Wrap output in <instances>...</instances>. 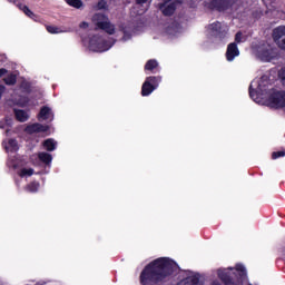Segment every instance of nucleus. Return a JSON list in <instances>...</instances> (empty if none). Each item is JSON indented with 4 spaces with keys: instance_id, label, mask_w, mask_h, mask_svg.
<instances>
[{
    "instance_id": "nucleus-1",
    "label": "nucleus",
    "mask_w": 285,
    "mask_h": 285,
    "mask_svg": "<svg viewBox=\"0 0 285 285\" xmlns=\"http://www.w3.org/2000/svg\"><path fill=\"white\" fill-rule=\"evenodd\" d=\"M175 275V263L170 258L160 257L147 264L140 273L141 285H161L170 282Z\"/></svg>"
},
{
    "instance_id": "nucleus-2",
    "label": "nucleus",
    "mask_w": 285,
    "mask_h": 285,
    "mask_svg": "<svg viewBox=\"0 0 285 285\" xmlns=\"http://www.w3.org/2000/svg\"><path fill=\"white\" fill-rule=\"evenodd\" d=\"M230 271H217V276L224 285H244V282L248 281V272L243 264H236L235 268H230Z\"/></svg>"
},
{
    "instance_id": "nucleus-3",
    "label": "nucleus",
    "mask_w": 285,
    "mask_h": 285,
    "mask_svg": "<svg viewBox=\"0 0 285 285\" xmlns=\"http://www.w3.org/2000/svg\"><path fill=\"white\" fill-rule=\"evenodd\" d=\"M89 48L94 52H106L112 48V42L110 40L104 39V37L96 35L89 40Z\"/></svg>"
},
{
    "instance_id": "nucleus-4",
    "label": "nucleus",
    "mask_w": 285,
    "mask_h": 285,
    "mask_svg": "<svg viewBox=\"0 0 285 285\" xmlns=\"http://www.w3.org/2000/svg\"><path fill=\"white\" fill-rule=\"evenodd\" d=\"M159 83H161V77L159 76H149L146 78L141 86V97H149L153 95L157 88H159Z\"/></svg>"
},
{
    "instance_id": "nucleus-5",
    "label": "nucleus",
    "mask_w": 285,
    "mask_h": 285,
    "mask_svg": "<svg viewBox=\"0 0 285 285\" xmlns=\"http://www.w3.org/2000/svg\"><path fill=\"white\" fill-rule=\"evenodd\" d=\"M267 104L271 108H275V110L285 108V90H273L267 98Z\"/></svg>"
},
{
    "instance_id": "nucleus-6",
    "label": "nucleus",
    "mask_w": 285,
    "mask_h": 285,
    "mask_svg": "<svg viewBox=\"0 0 285 285\" xmlns=\"http://www.w3.org/2000/svg\"><path fill=\"white\" fill-rule=\"evenodd\" d=\"M181 3V0H163V2L158 3V10H160L164 17H173L177 11V6Z\"/></svg>"
},
{
    "instance_id": "nucleus-7",
    "label": "nucleus",
    "mask_w": 285,
    "mask_h": 285,
    "mask_svg": "<svg viewBox=\"0 0 285 285\" xmlns=\"http://www.w3.org/2000/svg\"><path fill=\"white\" fill-rule=\"evenodd\" d=\"M236 2L237 0H210L207 3V8H209V10H216L217 12H226V10H230Z\"/></svg>"
},
{
    "instance_id": "nucleus-8",
    "label": "nucleus",
    "mask_w": 285,
    "mask_h": 285,
    "mask_svg": "<svg viewBox=\"0 0 285 285\" xmlns=\"http://www.w3.org/2000/svg\"><path fill=\"white\" fill-rule=\"evenodd\" d=\"M258 57L262 61L271 62L273 59H277V49L271 47V45H264L258 49Z\"/></svg>"
},
{
    "instance_id": "nucleus-9",
    "label": "nucleus",
    "mask_w": 285,
    "mask_h": 285,
    "mask_svg": "<svg viewBox=\"0 0 285 285\" xmlns=\"http://www.w3.org/2000/svg\"><path fill=\"white\" fill-rule=\"evenodd\" d=\"M208 28L212 36L216 39H220V41L226 39V35H228V27L222 24V22L219 21L210 23Z\"/></svg>"
},
{
    "instance_id": "nucleus-10",
    "label": "nucleus",
    "mask_w": 285,
    "mask_h": 285,
    "mask_svg": "<svg viewBox=\"0 0 285 285\" xmlns=\"http://www.w3.org/2000/svg\"><path fill=\"white\" fill-rule=\"evenodd\" d=\"M49 130L50 126L41 125L40 122H33L24 128V132H27V135H35L37 132H48Z\"/></svg>"
},
{
    "instance_id": "nucleus-11",
    "label": "nucleus",
    "mask_w": 285,
    "mask_h": 285,
    "mask_svg": "<svg viewBox=\"0 0 285 285\" xmlns=\"http://www.w3.org/2000/svg\"><path fill=\"white\" fill-rule=\"evenodd\" d=\"M235 57H239V48H237V42H230L227 46L226 59L227 61H234Z\"/></svg>"
},
{
    "instance_id": "nucleus-12",
    "label": "nucleus",
    "mask_w": 285,
    "mask_h": 285,
    "mask_svg": "<svg viewBox=\"0 0 285 285\" xmlns=\"http://www.w3.org/2000/svg\"><path fill=\"white\" fill-rule=\"evenodd\" d=\"M285 37V26H279L273 29L272 39L274 42L278 43Z\"/></svg>"
},
{
    "instance_id": "nucleus-13",
    "label": "nucleus",
    "mask_w": 285,
    "mask_h": 285,
    "mask_svg": "<svg viewBox=\"0 0 285 285\" xmlns=\"http://www.w3.org/2000/svg\"><path fill=\"white\" fill-rule=\"evenodd\" d=\"M97 28L100 30H105L107 35H114L115 33V26L110 23V21H98L96 23Z\"/></svg>"
},
{
    "instance_id": "nucleus-14",
    "label": "nucleus",
    "mask_w": 285,
    "mask_h": 285,
    "mask_svg": "<svg viewBox=\"0 0 285 285\" xmlns=\"http://www.w3.org/2000/svg\"><path fill=\"white\" fill-rule=\"evenodd\" d=\"M13 114H14V118L20 124H26V121H28V119H30V115H28V112L23 109L16 108V109H13Z\"/></svg>"
},
{
    "instance_id": "nucleus-15",
    "label": "nucleus",
    "mask_w": 285,
    "mask_h": 285,
    "mask_svg": "<svg viewBox=\"0 0 285 285\" xmlns=\"http://www.w3.org/2000/svg\"><path fill=\"white\" fill-rule=\"evenodd\" d=\"M30 104V97L28 96H19V98L13 99V106H18L19 108H26Z\"/></svg>"
},
{
    "instance_id": "nucleus-16",
    "label": "nucleus",
    "mask_w": 285,
    "mask_h": 285,
    "mask_svg": "<svg viewBox=\"0 0 285 285\" xmlns=\"http://www.w3.org/2000/svg\"><path fill=\"white\" fill-rule=\"evenodd\" d=\"M38 159L42 163L46 164V166H50L52 164V155L46 151H41L38 154Z\"/></svg>"
},
{
    "instance_id": "nucleus-17",
    "label": "nucleus",
    "mask_w": 285,
    "mask_h": 285,
    "mask_svg": "<svg viewBox=\"0 0 285 285\" xmlns=\"http://www.w3.org/2000/svg\"><path fill=\"white\" fill-rule=\"evenodd\" d=\"M38 119H39V121H41V119L43 121L50 119V107H48V106L41 107L40 111L38 114Z\"/></svg>"
},
{
    "instance_id": "nucleus-18",
    "label": "nucleus",
    "mask_w": 285,
    "mask_h": 285,
    "mask_svg": "<svg viewBox=\"0 0 285 285\" xmlns=\"http://www.w3.org/2000/svg\"><path fill=\"white\" fill-rule=\"evenodd\" d=\"M42 146L45 149L48 150V153H52L57 150V142L52 138H48L42 142Z\"/></svg>"
},
{
    "instance_id": "nucleus-19",
    "label": "nucleus",
    "mask_w": 285,
    "mask_h": 285,
    "mask_svg": "<svg viewBox=\"0 0 285 285\" xmlns=\"http://www.w3.org/2000/svg\"><path fill=\"white\" fill-rule=\"evenodd\" d=\"M17 7L19 8V10H21L27 17H29V19H35L37 18V14H35V12H32V10H30V8H28V6L23 4V3H18Z\"/></svg>"
},
{
    "instance_id": "nucleus-20",
    "label": "nucleus",
    "mask_w": 285,
    "mask_h": 285,
    "mask_svg": "<svg viewBox=\"0 0 285 285\" xmlns=\"http://www.w3.org/2000/svg\"><path fill=\"white\" fill-rule=\"evenodd\" d=\"M40 186L41 184H39V181L33 180L27 185L26 190H28V193H38Z\"/></svg>"
},
{
    "instance_id": "nucleus-21",
    "label": "nucleus",
    "mask_w": 285,
    "mask_h": 285,
    "mask_svg": "<svg viewBox=\"0 0 285 285\" xmlns=\"http://www.w3.org/2000/svg\"><path fill=\"white\" fill-rule=\"evenodd\" d=\"M158 67H159V62H157V60H155V59H150L146 62L145 70L153 72Z\"/></svg>"
},
{
    "instance_id": "nucleus-22",
    "label": "nucleus",
    "mask_w": 285,
    "mask_h": 285,
    "mask_svg": "<svg viewBox=\"0 0 285 285\" xmlns=\"http://www.w3.org/2000/svg\"><path fill=\"white\" fill-rule=\"evenodd\" d=\"M6 86H16L17 85V75L10 73L7 78L3 79Z\"/></svg>"
},
{
    "instance_id": "nucleus-23",
    "label": "nucleus",
    "mask_w": 285,
    "mask_h": 285,
    "mask_svg": "<svg viewBox=\"0 0 285 285\" xmlns=\"http://www.w3.org/2000/svg\"><path fill=\"white\" fill-rule=\"evenodd\" d=\"M19 177H32L35 175V169L32 168H22L18 173Z\"/></svg>"
},
{
    "instance_id": "nucleus-24",
    "label": "nucleus",
    "mask_w": 285,
    "mask_h": 285,
    "mask_svg": "<svg viewBox=\"0 0 285 285\" xmlns=\"http://www.w3.org/2000/svg\"><path fill=\"white\" fill-rule=\"evenodd\" d=\"M68 6H71V8H76L79 10V8L83 7V1L81 0H67Z\"/></svg>"
},
{
    "instance_id": "nucleus-25",
    "label": "nucleus",
    "mask_w": 285,
    "mask_h": 285,
    "mask_svg": "<svg viewBox=\"0 0 285 285\" xmlns=\"http://www.w3.org/2000/svg\"><path fill=\"white\" fill-rule=\"evenodd\" d=\"M20 88L23 92H32V85H30V82L28 81H22L21 85H20Z\"/></svg>"
},
{
    "instance_id": "nucleus-26",
    "label": "nucleus",
    "mask_w": 285,
    "mask_h": 285,
    "mask_svg": "<svg viewBox=\"0 0 285 285\" xmlns=\"http://www.w3.org/2000/svg\"><path fill=\"white\" fill-rule=\"evenodd\" d=\"M9 147L11 148V153H17V150H19V142H17V139H9L8 141Z\"/></svg>"
},
{
    "instance_id": "nucleus-27",
    "label": "nucleus",
    "mask_w": 285,
    "mask_h": 285,
    "mask_svg": "<svg viewBox=\"0 0 285 285\" xmlns=\"http://www.w3.org/2000/svg\"><path fill=\"white\" fill-rule=\"evenodd\" d=\"M47 32H49L50 35H59V32H61V30L59 29V27H55V26H47L46 27Z\"/></svg>"
},
{
    "instance_id": "nucleus-28",
    "label": "nucleus",
    "mask_w": 285,
    "mask_h": 285,
    "mask_svg": "<svg viewBox=\"0 0 285 285\" xmlns=\"http://www.w3.org/2000/svg\"><path fill=\"white\" fill-rule=\"evenodd\" d=\"M108 8V2L106 0H100L97 3V9L98 10H106Z\"/></svg>"
},
{
    "instance_id": "nucleus-29",
    "label": "nucleus",
    "mask_w": 285,
    "mask_h": 285,
    "mask_svg": "<svg viewBox=\"0 0 285 285\" xmlns=\"http://www.w3.org/2000/svg\"><path fill=\"white\" fill-rule=\"evenodd\" d=\"M279 157H285V150L274 151L272 154V159H279Z\"/></svg>"
},
{
    "instance_id": "nucleus-30",
    "label": "nucleus",
    "mask_w": 285,
    "mask_h": 285,
    "mask_svg": "<svg viewBox=\"0 0 285 285\" xmlns=\"http://www.w3.org/2000/svg\"><path fill=\"white\" fill-rule=\"evenodd\" d=\"M278 77H279L282 83L285 86V67H283V68L279 70Z\"/></svg>"
},
{
    "instance_id": "nucleus-31",
    "label": "nucleus",
    "mask_w": 285,
    "mask_h": 285,
    "mask_svg": "<svg viewBox=\"0 0 285 285\" xmlns=\"http://www.w3.org/2000/svg\"><path fill=\"white\" fill-rule=\"evenodd\" d=\"M249 97L250 99H257V90L253 89V86H249Z\"/></svg>"
},
{
    "instance_id": "nucleus-32",
    "label": "nucleus",
    "mask_w": 285,
    "mask_h": 285,
    "mask_svg": "<svg viewBox=\"0 0 285 285\" xmlns=\"http://www.w3.org/2000/svg\"><path fill=\"white\" fill-rule=\"evenodd\" d=\"M242 31H238L236 35H235V43H242Z\"/></svg>"
},
{
    "instance_id": "nucleus-33",
    "label": "nucleus",
    "mask_w": 285,
    "mask_h": 285,
    "mask_svg": "<svg viewBox=\"0 0 285 285\" xmlns=\"http://www.w3.org/2000/svg\"><path fill=\"white\" fill-rule=\"evenodd\" d=\"M8 72V69H6V68H1L0 69V79H1V77H6V73Z\"/></svg>"
},
{
    "instance_id": "nucleus-34",
    "label": "nucleus",
    "mask_w": 285,
    "mask_h": 285,
    "mask_svg": "<svg viewBox=\"0 0 285 285\" xmlns=\"http://www.w3.org/2000/svg\"><path fill=\"white\" fill-rule=\"evenodd\" d=\"M3 92H6V86L0 85V99L3 97Z\"/></svg>"
},
{
    "instance_id": "nucleus-35",
    "label": "nucleus",
    "mask_w": 285,
    "mask_h": 285,
    "mask_svg": "<svg viewBox=\"0 0 285 285\" xmlns=\"http://www.w3.org/2000/svg\"><path fill=\"white\" fill-rule=\"evenodd\" d=\"M137 6H144V3H148V0H135Z\"/></svg>"
},
{
    "instance_id": "nucleus-36",
    "label": "nucleus",
    "mask_w": 285,
    "mask_h": 285,
    "mask_svg": "<svg viewBox=\"0 0 285 285\" xmlns=\"http://www.w3.org/2000/svg\"><path fill=\"white\" fill-rule=\"evenodd\" d=\"M88 26H89L88 22L83 21L80 23L79 27L86 29V28H88Z\"/></svg>"
},
{
    "instance_id": "nucleus-37",
    "label": "nucleus",
    "mask_w": 285,
    "mask_h": 285,
    "mask_svg": "<svg viewBox=\"0 0 285 285\" xmlns=\"http://www.w3.org/2000/svg\"><path fill=\"white\" fill-rule=\"evenodd\" d=\"M9 3H14V6H19V0H8Z\"/></svg>"
},
{
    "instance_id": "nucleus-38",
    "label": "nucleus",
    "mask_w": 285,
    "mask_h": 285,
    "mask_svg": "<svg viewBox=\"0 0 285 285\" xmlns=\"http://www.w3.org/2000/svg\"><path fill=\"white\" fill-rule=\"evenodd\" d=\"M212 285H223V284H222V282L215 279V281L212 282Z\"/></svg>"
},
{
    "instance_id": "nucleus-39",
    "label": "nucleus",
    "mask_w": 285,
    "mask_h": 285,
    "mask_svg": "<svg viewBox=\"0 0 285 285\" xmlns=\"http://www.w3.org/2000/svg\"><path fill=\"white\" fill-rule=\"evenodd\" d=\"M175 26H179V23H175Z\"/></svg>"
}]
</instances>
